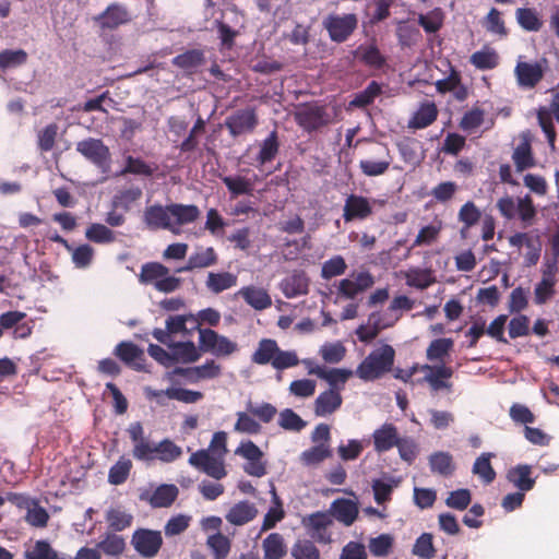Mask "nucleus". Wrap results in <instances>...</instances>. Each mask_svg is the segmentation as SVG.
<instances>
[{
	"instance_id": "17",
	"label": "nucleus",
	"mask_w": 559,
	"mask_h": 559,
	"mask_svg": "<svg viewBox=\"0 0 559 559\" xmlns=\"http://www.w3.org/2000/svg\"><path fill=\"white\" fill-rule=\"evenodd\" d=\"M552 116L559 123V92H557L551 100L549 108L542 107L537 111L538 123L546 134L549 146L555 148L556 132L552 123Z\"/></svg>"
},
{
	"instance_id": "36",
	"label": "nucleus",
	"mask_w": 559,
	"mask_h": 559,
	"mask_svg": "<svg viewBox=\"0 0 559 559\" xmlns=\"http://www.w3.org/2000/svg\"><path fill=\"white\" fill-rule=\"evenodd\" d=\"M512 160L518 171H523L535 166V158L532 154L531 144L525 135L522 136L521 142L514 148Z\"/></svg>"
},
{
	"instance_id": "15",
	"label": "nucleus",
	"mask_w": 559,
	"mask_h": 559,
	"mask_svg": "<svg viewBox=\"0 0 559 559\" xmlns=\"http://www.w3.org/2000/svg\"><path fill=\"white\" fill-rule=\"evenodd\" d=\"M95 23L103 29H114L130 21L128 9L120 3L109 4L100 14L94 17Z\"/></svg>"
},
{
	"instance_id": "18",
	"label": "nucleus",
	"mask_w": 559,
	"mask_h": 559,
	"mask_svg": "<svg viewBox=\"0 0 559 559\" xmlns=\"http://www.w3.org/2000/svg\"><path fill=\"white\" fill-rule=\"evenodd\" d=\"M218 257L213 247L199 246L189 255L187 263L176 270L177 273L191 272L198 269H206L217 263Z\"/></svg>"
},
{
	"instance_id": "31",
	"label": "nucleus",
	"mask_w": 559,
	"mask_h": 559,
	"mask_svg": "<svg viewBox=\"0 0 559 559\" xmlns=\"http://www.w3.org/2000/svg\"><path fill=\"white\" fill-rule=\"evenodd\" d=\"M280 151V142L276 131H272L263 141L259 144V152L255 156V167L260 168L265 164L272 162Z\"/></svg>"
},
{
	"instance_id": "54",
	"label": "nucleus",
	"mask_w": 559,
	"mask_h": 559,
	"mask_svg": "<svg viewBox=\"0 0 559 559\" xmlns=\"http://www.w3.org/2000/svg\"><path fill=\"white\" fill-rule=\"evenodd\" d=\"M395 448L399 451L400 459L407 464H412L419 452L417 442L412 437H400Z\"/></svg>"
},
{
	"instance_id": "34",
	"label": "nucleus",
	"mask_w": 559,
	"mask_h": 559,
	"mask_svg": "<svg viewBox=\"0 0 559 559\" xmlns=\"http://www.w3.org/2000/svg\"><path fill=\"white\" fill-rule=\"evenodd\" d=\"M555 271V264L550 265L548 270L544 271L542 281L535 286L534 295L537 305L545 304L554 295Z\"/></svg>"
},
{
	"instance_id": "5",
	"label": "nucleus",
	"mask_w": 559,
	"mask_h": 559,
	"mask_svg": "<svg viewBox=\"0 0 559 559\" xmlns=\"http://www.w3.org/2000/svg\"><path fill=\"white\" fill-rule=\"evenodd\" d=\"M199 346L201 354L210 353L216 357H226L238 350L236 342L212 329H199Z\"/></svg>"
},
{
	"instance_id": "32",
	"label": "nucleus",
	"mask_w": 559,
	"mask_h": 559,
	"mask_svg": "<svg viewBox=\"0 0 559 559\" xmlns=\"http://www.w3.org/2000/svg\"><path fill=\"white\" fill-rule=\"evenodd\" d=\"M532 467L527 464H519L510 468L507 473V479L520 491H528L535 485V479L531 477Z\"/></svg>"
},
{
	"instance_id": "35",
	"label": "nucleus",
	"mask_w": 559,
	"mask_h": 559,
	"mask_svg": "<svg viewBox=\"0 0 559 559\" xmlns=\"http://www.w3.org/2000/svg\"><path fill=\"white\" fill-rule=\"evenodd\" d=\"M264 559H282L287 552L284 537L280 533L269 534L262 542Z\"/></svg>"
},
{
	"instance_id": "52",
	"label": "nucleus",
	"mask_w": 559,
	"mask_h": 559,
	"mask_svg": "<svg viewBox=\"0 0 559 559\" xmlns=\"http://www.w3.org/2000/svg\"><path fill=\"white\" fill-rule=\"evenodd\" d=\"M377 313H371L366 324H361L357 328L356 334L361 342L372 341L378 333L386 328H390V323H378Z\"/></svg>"
},
{
	"instance_id": "11",
	"label": "nucleus",
	"mask_w": 559,
	"mask_h": 559,
	"mask_svg": "<svg viewBox=\"0 0 559 559\" xmlns=\"http://www.w3.org/2000/svg\"><path fill=\"white\" fill-rule=\"evenodd\" d=\"M162 544L163 537L159 531L140 528L132 536V545L143 558H154L158 554Z\"/></svg>"
},
{
	"instance_id": "38",
	"label": "nucleus",
	"mask_w": 559,
	"mask_h": 559,
	"mask_svg": "<svg viewBox=\"0 0 559 559\" xmlns=\"http://www.w3.org/2000/svg\"><path fill=\"white\" fill-rule=\"evenodd\" d=\"M399 479H395L394 477L373 479L371 488L377 504H384L390 501L393 489L399 486Z\"/></svg>"
},
{
	"instance_id": "55",
	"label": "nucleus",
	"mask_w": 559,
	"mask_h": 559,
	"mask_svg": "<svg viewBox=\"0 0 559 559\" xmlns=\"http://www.w3.org/2000/svg\"><path fill=\"white\" fill-rule=\"evenodd\" d=\"M85 237L96 243H110L116 240L115 233L107 226L98 223L92 224L85 231Z\"/></svg>"
},
{
	"instance_id": "29",
	"label": "nucleus",
	"mask_w": 559,
	"mask_h": 559,
	"mask_svg": "<svg viewBox=\"0 0 559 559\" xmlns=\"http://www.w3.org/2000/svg\"><path fill=\"white\" fill-rule=\"evenodd\" d=\"M179 490L173 484L159 485L152 495H141L142 500L148 501L153 508H168L177 499Z\"/></svg>"
},
{
	"instance_id": "53",
	"label": "nucleus",
	"mask_w": 559,
	"mask_h": 559,
	"mask_svg": "<svg viewBox=\"0 0 559 559\" xmlns=\"http://www.w3.org/2000/svg\"><path fill=\"white\" fill-rule=\"evenodd\" d=\"M481 217L480 210L475 205L474 202L467 201L464 203L457 214L459 221L463 224V228L461 230L464 234L465 230L469 229L474 226L479 218Z\"/></svg>"
},
{
	"instance_id": "47",
	"label": "nucleus",
	"mask_w": 559,
	"mask_h": 559,
	"mask_svg": "<svg viewBox=\"0 0 559 559\" xmlns=\"http://www.w3.org/2000/svg\"><path fill=\"white\" fill-rule=\"evenodd\" d=\"M442 221L435 219L429 225L421 227L414 239L413 247L430 246L437 241L442 230Z\"/></svg>"
},
{
	"instance_id": "13",
	"label": "nucleus",
	"mask_w": 559,
	"mask_h": 559,
	"mask_svg": "<svg viewBox=\"0 0 559 559\" xmlns=\"http://www.w3.org/2000/svg\"><path fill=\"white\" fill-rule=\"evenodd\" d=\"M76 151L99 168L108 166L109 148L99 139L88 138L76 143Z\"/></svg>"
},
{
	"instance_id": "1",
	"label": "nucleus",
	"mask_w": 559,
	"mask_h": 559,
	"mask_svg": "<svg viewBox=\"0 0 559 559\" xmlns=\"http://www.w3.org/2000/svg\"><path fill=\"white\" fill-rule=\"evenodd\" d=\"M227 452V433L217 431L212 436L209 447L193 452L188 462L195 469L219 480L227 475L225 464Z\"/></svg>"
},
{
	"instance_id": "62",
	"label": "nucleus",
	"mask_w": 559,
	"mask_h": 559,
	"mask_svg": "<svg viewBox=\"0 0 559 559\" xmlns=\"http://www.w3.org/2000/svg\"><path fill=\"white\" fill-rule=\"evenodd\" d=\"M206 545L211 548L216 559H224L230 551V540L221 533L207 537Z\"/></svg>"
},
{
	"instance_id": "3",
	"label": "nucleus",
	"mask_w": 559,
	"mask_h": 559,
	"mask_svg": "<svg viewBox=\"0 0 559 559\" xmlns=\"http://www.w3.org/2000/svg\"><path fill=\"white\" fill-rule=\"evenodd\" d=\"M394 357L393 347L382 345L369 353L356 368L355 374L366 382L377 380L391 370Z\"/></svg>"
},
{
	"instance_id": "6",
	"label": "nucleus",
	"mask_w": 559,
	"mask_h": 559,
	"mask_svg": "<svg viewBox=\"0 0 559 559\" xmlns=\"http://www.w3.org/2000/svg\"><path fill=\"white\" fill-rule=\"evenodd\" d=\"M301 525L312 542L323 545L332 543L333 538L331 528L334 525V522L328 512L318 511L311 513L302 518Z\"/></svg>"
},
{
	"instance_id": "2",
	"label": "nucleus",
	"mask_w": 559,
	"mask_h": 559,
	"mask_svg": "<svg viewBox=\"0 0 559 559\" xmlns=\"http://www.w3.org/2000/svg\"><path fill=\"white\" fill-rule=\"evenodd\" d=\"M251 360L257 365L270 364L277 371L293 368L300 362L295 350L281 349L276 341L272 338H262L258 343Z\"/></svg>"
},
{
	"instance_id": "48",
	"label": "nucleus",
	"mask_w": 559,
	"mask_h": 559,
	"mask_svg": "<svg viewBox=\"0 0 559 559\" xmlns=\"http://www.w3.org/2000/svg\"><path fill=\"white\" fill-rule=\"evenodd\" d=\"M115 354L126 364L132 365L135 369L140 370L141 365L138 360L143 357V352L130 342H121L116 346Z\"/></svg>"
},
{
	"instance_id": "26",
	"label": "nucleus",
	"mask_w": 559,
	"mask_h": 559,
	"mask_svg": "<svg viewBox=\"0 0 559 559\" xmlns=\"http://www.w3.org/2000/svg\"><path fill=\"white\" fill-rule=\"evenodd\" d=\"M258 513L259 511L254 503L248 500H241L229 509L225 515V519L233 525L242 526L253 521Z\"/></svg>"
},
{
	"instance_id": "56",
	"label": "nucleus",
	"mask_w": 559,
	"mask_h": 559,
	"mask_svg": "<svg viewBox=\"0 0 559 559\" xmlns=\"http://www.w3.org/2000/svg\"><path fill=\"white\" fill-rule=\"evenodd\" d=\"M100 552L107 556L117 557L122 554L126 547L124 539L116 534H107L106 537L97 543Z\"/></svg>"
},
{
	"instance_id": "28",
	"label": "nucleus",
	"mask_w": 559,
	"mask_h": 559,
	"mask_svg": "<svg viewBox=\"0 0 559 559\" xmlns=\"http://www.w3.org/2000/svg\"><path fill=\"white\" fill-rule=\"evenodd\" d=\"M170 214L174 226L177 227V231H173L175 235L181 233V226L195 222L200 216V210L194 204H170Z\"/></svg>"
},
{
	"instance_id": "43",
	"label": "nucleus",
	"mask_w": 559,
	"mask_h": 559,
	"mask_svg": "<svg viewBox=\"0 0 559 559\" xmlns=\"http://www.w3.org/2000/svg\"><path fill=\"white\" fill-rule=\"evenodd\" d=\"M429 465L432 473H437L442 476H450L455 469L452 455L444 451L432 453L429 456Z\"/></svg>"
},
{
	"instance_id": "22",
	"label": "nucleus",
	"mask_w": 559,
	"mask_h": 559,
	"mask_svg": "<svg viewBox=\"0 0 559 559\" xmlns=\"http://www.w3.org/2000/svg\"><path fill=\"white\" fill-rule=\"evenodd\" d=\"M342 404V394L336 389H326L316 397L313 412L317 417H328L338 411Z\"/></svg>"
},
{
	"instance_id": "9",
	"label": "nucleus",
	"mask_w": 559,
	"mask_h": 559,
	"mask_svg": "<svg viewBox=\"0 0 559 559\" xmlns=\"http://www.w3.org/2000/svg\"><path fill=\"white\" fill-rule=\"evenodd\" d=\"M546 60L524 61L519 58L514 68V75L519 87L524 90L534 88L543 79L546 69Z\"/></svg>"
},
{
	"instance_id": "41",
	"label": "nucleus",
	"mask_w": 559,
	"mask_h": 559,
	"mask_svg": "<svg viewBox=\"0 0 559 559\" xmlns=\"http://www.w3.org/2000/svg\"><path fill=\"white\" fill-rule=\"evenodd\" d=\"M452 368L441 364L439 365L438 372L425 376L424 380L429 384L431 391L433 392H439L441 390L450 391L452 384L449 382V379L452 377Z\"/></svg>"
},
{
	"instance_id": "4",
	"label": "nucleus",
	"mask_w": 559,
	"mask_h": 559,
	"mask_svg": "<svg viewBox=\"0 0 559 559\" xmlns=\"http://www.w3.org/2000/svg\"><path fill=\"white\" fill-rule=\"evenodd\" d=\"M322 25L332 41L341 44L346 41L358 26V17L354 13L326 15Z\"/></svg>"
},
{
	"instance_id": "40",
	"label": "nucleus",
	"mask_w": 559,
	"mask_h": 559,
	"mask_svg": "<svg viewBox=\"0 0 559 559\" xmlns=\"http://www.w3.org/2000/svg\"><path fill=\"white\" fill-rule=\"evenodd\" d=\"M169 269L159 262H147L141 266L139 274V282L145 285H153L156 287V283L167 275Z\"/></svg>"
},
{
	"instance_id": "14",
	"label": "nucleus",
	"mask_w": 559,
	"mask_h": 559,
	"mask_svg": "<svg viewBox=\"0 0 559 559\" xmlns=\"http://www.w3.org/2000/svg\"><path fill=\"white\" fill-rule=\"evenodd\" d=\"M373 202L366 197L349 194L344 202L343 218L346 223L365 221L372 214Z\"/></svg>"
},
{
	"instance_id": "42",
	"label": "nucleus",
	"mask_w": 559,
	"mask_h": 559,
	"mask_svg": "<svg viewBox=\"0 0 559 559\" xmlns=\"http://www.w3.org/2000/svg\"><path fill=\"white\" fill-rule=\"evenodd\" d=\"M469 62L478 70H491L499 63V56L495 49L484 47L472 53Z\"/></svg>"
},
{
	"instance_id": "8",
	"label": "nucleus",
	"mask_w": 559,
	"mask_h": 559,
	"mask_svg": "<svg viewBox=\"0 0 559 559\" xmlns=\"http://www.w3.org/2000/svg\"><path fill=\"white\" fill-rule=\"evenodd\" d=\"M259 123L254 107L240 108L225 119V127L234 138L252 133Z\"/></svg>"
},
{
	"instance_id": "16",
	"label": "nucleus",
	"mask_w": 559,
	"mask_h": 559,
	"mask_svg": "<svg viewBox=\"0 0 559 559\" xmlns=\"http://www.w3.org/2000/svg\"><path fill=\"white\" fill-rule=\"evenodd\" d=\"M222 373V368L213 359H207L203 365L189 367V368H176L174 374L185 377L189 382L197 383L201 380H210L218 378Z\"/></svg>"
},
{
	"instance_id": "57",
	"label": "nucleus",
	"mask_w": 559,
	"mask_h": 559,
	"mask_svg": "<svg viewBox=\"0 0 559 559\" xmlns=\"http://www.w3.org/2000/svg\"><path fill=\"white\" fill-rule=\"evenodd\" d=\"M278 425L289 431H301L307 423L293 409L285 408L280 413Z\"/></svg>"
},
{
	"instance_id": "37",
	"label": "nucleus",
	"mask_w": 559,
	"mask_h": 559,
	"mask_svg": "<svg viewBox=\"0 0 559 559\" xmlns=\"http://www.w3.org/2000/svg\"><path fill=\"white\" fill-rule=\"evenodd\" d=\"M495 456L491 452L481 453L474 462L472 472L477 475L485 485L491 484L496 478V472L490 460Z\"/></svg>"
},
{
	"instance_id": "59",
	"label": "nucleus",
	"mask_w": 559,
	"mask_h": 559,
	"mask_svg": "<svg viewBox=\"0 0 559 559\" xmlns=\"http://www.w3.org/2000/svg\"><path fill=\"white\" fill-rule=\"evenodd\" d=\"M292 556L294 559H319L320 551L312 540H297L292 547Z\"/></svg>"
},
{
	"instance_id": "30",
	"label": "nucleus",
	"mask_w": 559,
	"mask_h": 559,
	"mask_svg": "<svg viewBox=\"0 0 559 559\" xmlns=\"http://www.w3.org/2000/svg\"><path fill=\"white\" fill-rule=\"evenodd\" d=\"M309 278L304 272H294L292 275L285 277L280 288L286 298H295L306 295L308 293Z\"/></svg>"
},
{
	"instance_id": "27",
	"label": "nucleus",
	"mask_w": 559,
	"mask_h": 559,
	"mask_svg": "<svg viewBox=\"0 0 559 559\" xmlns=\"http://www.w3.org/2000/svg\"><path fill=\"white\" fill-rule=\"evenodd\" d=\"M438 117V108L433 102L426 100L419 105L407 122L409 129L419 130L432 124Z\"/></svg>"
},
{
	"instance_id": "64",
	"label": "nucleus",
	"mask_w": 559,
	"mask_h": 559,
	"mask_svg": "<svg viewBox=\"0 0 559 559\" xmlns=\"http://www.w3.org/2000/svg\"><path fill=\"white\" fill-rule=\"evenodd\" d=\"M412 551L421 559H431L436 552L432 544V535L430 533H423L415 540Z\"/></svg>"
},
{
	"instance_id": "19",
	"label": "nucleus",
	"mask_w": 559,
	"mask_h": 559,
	"mask_svg": "<svg viewBox=\"0 0 559 559\" xmlns=\"http://www.w3.org/2000/svg\"><path fill=\"white\" fill-rule=\"evenodd\" d=\"M187 316H170L165 322V329H154L152 335L162 344L175 341L176 335L187 336Z\"/></svg>"
},
{
	"instance_id": "58",
	"label": "nucleus",
	"mask_w": 559,
	"mask_h": 559,
	"mask_svg": "<svg viewBox=\"0 0 559 559\" xmlns=\"http://www.w3.org/2000/svg\"><path fill=\"white\" fill-rule=\"evenodd\" d=\"M516 21L522 28L528 32H537L542 27V21L533 9L520 8L516 10Z\"/></svg>"
},
{
	"instance_id": "46",
	"label": "nucleus",
	"mask_w": 559,
	"mask_h": 559,
	"mask_svg": "<svg viewBox=\"0 0 559 559\" xmlns=\"http://www.w3.org/2000/svg\"><path fill=\"white\" fill-rule=\"evenodd\" d=\"M182 455V449L170 439H163L156 443L155 461L173 463Z\"/></svg>"
},
{
	"instance_id": "50",
	"label": "nucleus",
	"mask_w": 559,
	"mask_h": 559,
	"mask_svg": "<svg viewBox=\"0 0 559 559\" xmlns=\"http://www.w3.org/2000/svg\"><path fill=\"white\" fill-rule=\"evenodd\" d=\"M222 181L234 197L251 194L254 189L253 181L243 176H225Z\"/></svg>"
},
{
	"instance_id": "44",
	"label": "nucleus",
	"mask_w": 559,
	"mask_h": 559,
	"mask_svg": "<svg viewBox=\"0 0 559 559\" xmlns=\"http://www.w3.org/2000/svg\"><path fill=\"white\" fill-rule=\"evenodd\" d=\"M353 374H355V371L346 368H324L321 379L329 384V389H336L341 393Z\"/></svg>"
},
{
	"instance_id": "61",
	"label": "nucleus",
	"mask_w": 559,
	"mask_h": 559,
	"mask_svg": "<svg viewBox=\"0 0 559 559\" xmlns=\"http://www.w3.org/2000/svg\"><path fill=\"white\" fill-rule=\"evenodd\" d=\"M381 85L378 82L372 81L364 91L355 95V97L350 102V105L355 107H365L367 105H370L374 100V98L381 94Z\"/></svg>"
},
{
	"instance_id": "25",
	"label": "nucleus",
	"mask_w": 559,
	"mask_h": 559,
	"mask_svg": "<svg viewBox=\"0 0 559 559\" xmlns=\"http://www.w3.org/2000/svg\"><path fill=\"white\" fill-rule=\"evenodd\" d=\"M237 296H240L247 305L258 311L265 310L272 306V298L267 290L254 285L241 287L237 292Z\"/></svg>"
},
{
	"instance_id": "51",
	"label": "nucleus",
	"mask_w": 559,
	"mask_h": 559,
	"mask_svg": "<svg viewBox=\"0 0 559 559\" xmlns=\"http://www.w3.org/2000/svg\"><path fill=\"white\" fill-rule=\"evenodd\" d=\"M131 468V460L124 455L120 456L119 460L109 469L108 481L111 485L123 484L128 479Z\"/></svg>"
},
{
	"instance_id": "60",
	"label": "nucleus",
	"mask_w": 559,
	"mask_h": 559,
	"mask_svg": "<svg viewBox=\"0 0 559 559\" xmlns=\"http://www.w3.org/2000/svg\"><path fill=\"white\" fill-rule=\"evenodd\" d=\"M204 60L203 52L197 49L186 51L181 55L176 56L173 59V63L185 70H193Z\"/></svg>"
},
{
	"instance_id": "10",
	"label": "nucleus",
	"mask_w": 559,
	"mask_h": 559,
	"mask_svg": "<svg viewBox=\"0 0 559 559\" xmlns=\"http://www.w3.org/2000/svg\"><path fill=\"white\" fill-rule=\"evenodd\" d=\"M370 152L377 158L367 157L361 159L359 162L361 173L367 177H377L385 174L392 163L389 147L385 144L376 143Z\"/></svg>"
},
{
	"instance_id": "20",
	"label": "nucleus",
	"mask_w": 559,
	"mask_h": 559,
	"mask_svg": "<svg viewBox=\"0 0 559 559\" xmlns=\"http://www.w3.org/2000/svg\"><path fill=\"white\" fill-rule=\"evenodd\" d=\"M399 430L392 423H384L373 430L371 438L377 453H384L395 448L400 438Z\"/></svg>"
},
{
	"instance_id": "33",
	"label": "nucleus",
	"mask_w": 559,
	"mask_h": 559,
	"mask_svg": "<svg viewBox=\"0 0 559 559\" xmlns=\"http://www.w3.org/2000/svg\"><path fill=\"white\" fill-rule=\"evenodd\" d=\"M237 275L230 272H210L205 286L213 294H219L237 285Z\"/></svg>"
},
{
	"instance_id": "49",
	"label": "nucleus",
	"mask_w": 559,
	"mask_h": 559,
	"mask_svg": "<svg viewBox=\"0 0 559 559\" xmlns=\"http://www.w3.org/2000/svg\"><path fill=\"white\" fill-rule=\"evenodd\" d=\"M405 281L407 286L426 289L435 282V278L430 270L413 267L406 271Z\"/></svg>"
},
{
	"instance_id": "7",
	"label": "nucleus",
	"mask_w": 559,
	"mask_h": 559,
	"mask_svg": "<svg viewBox=\"0 0 559 559\" xmlns=\"http://www.w3.org/2000/svg\"><path fill=\"white\" fill-rule=\"evenodd\" d=\"M334 491H343L354 499L337 498L331 502L326 512L331 515L333 521L336 520L344 526L353 525L359 515V503L356 493L353 490L345 489H335Z\"/></svg>"
},
{
	"instance_id": "21",
	"label": "nucleus",
	"mask_w": 559,
	"mask_h": 559,
	"mask_svg": "<svg viewBox=\"0 0 559 559\" xmlns=\"http://www.w3.org/2000/svg\"><path fill=\"white\" fill-rule=\"evenodd\" d=\"M144 222L151 229H167L169 231H177V227L174 226L170 205H152L148 206L144 212Z\"/></svg>"
},
{
	"instance_id": "63",
	"label": "nucleus",
	"mask_w": 559,
	"mask_h": 559,
	"mask_svg": "<svg viewBox=\"0 0 559 559\" xmlns=\"http://www.w3.org/2000/svg\"><path fill=\"white\" fill-rule=\"evenodd\" d=\"M319 353L325 362L337 364L345 357L346 348L341 342L325 343Z\"/></svg>"
},
{
	"instance_id": "12",
	"label": "nucleus",
	"mask_w": 559,
	"mask_h": 559,
	"mask_svg": "<svg viewBox=\"0 0 559 559\" xmlns=\"http://www.w3.org/2000/svg\"><path fill=\"white\" fill-rule=\"evenodd\" d=\"M295 121L304 130L311 132L328 123L325 109L318 105H302L295 111Z\"/></svg>"
},
{
	"instance_id": "23",
	"label": "nucleus",
	"mask_w": 559,
	"mask_h": 559,
	"mask_svg": "<svg viewBox=\"0 0 559 559\" xmlns=\"http://www.w3.org/2000/svg\"><path fill=\"white\" fill-rule=\"evenodd\" d=\"M9 499L17 506L26 508L25 520L28 524L36 527L46 526L49 515L46 509L40 507L37 502L17 495H9Z\"/></svg>"
},
{
	"instance_id": "39",
	"label": "nucleus",
	"mask_w": 559,
	"mask_h": 559,
	"mask_svg": "<svg viewBox=\"0 0 559 559\" xmlns=\"http://www.w3.org/2000/svg\"><path fill=\"white\" fill-rule=\"evenodd\" d=\"M356 55L361 62L370 68L380 69L386 62L385 57L374 44L359 46Z\"/></svg>"
},
{
	"instance_id": "45",
	"label": "nucleus",
	"mask_w": 559,
	"mask_h": 559,
	"mask_svg": "<svg viewBox=\"0 0 559 559\" xmlns=\"http://www.w3.org/2000/svg\"><path fill=\"white\" fill-rule=\"evenodd\" d=\"M331 455L332 451L330 445L320 443L302 451L299 459L305 466H316Z\"/></svg>"
},
{
	"instance_id": "24",
	"label": "nucleus",
	"mask_w": 559,
	"mask_h": 559,
	"mask_svg": "<svg viewBox=\"0 0 559 559\" xmlns=\"http://www.w3.org/2000/svg\"><path fill=\"white\" fill-rule=\"evenodd\" d=\"M165 345L171 350L173 365L175 362L192 364L202 356L200 346L197 347L192 341H173Z\"/></svg>"
}]
</instances>
